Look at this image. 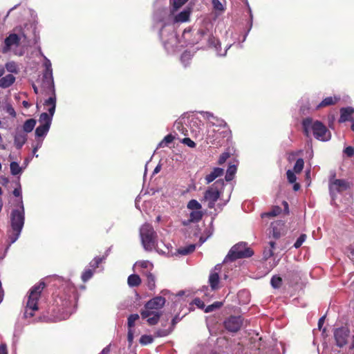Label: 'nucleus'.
<instances>
[{
  "label": "nucleus",
  "instance_id": "3c124183",
  "mask_svg": "<svg viewBox=\"0 0 354 354\" xmlns=\"http://www.w3.org/2000/svg\"><path fill=\"white\" fill-rule=\"evenodd\" d=\"M4 110L12 117L15 118L16 116V112L14 108L10 104H6L4 107Z\"/></svg>",
  "mask_w": 354,
  "mask_h": 354
},
{
  "label": "nucleus",
  "instance_id": "09e8293b",
  "mask_svg": "<svg viewBox=\"0 0 354 354\" xmlns=\"http://www.w3.org/2000/svg\"><path fill=\"white\" fill-rule=\"evenodd\" d=\"M306 239V234H301L297 239L296 242L294 244V247L295 248H299L303 244V243L305 241Z\"/></svg>",
  "mask_w": 354,
  "mask_h": 354
},
{
  "label": "nucleus",
  "instance_id": "c9c22d12",
  "mask_svg": "<svg viewBox=\"0 0 354 354\" xmlns=\"http://www.w3.org/2000/svg\"><path fill=\"white\" fill-rule=\"evenodd\" d=\"M139 317H140L138 314H132L128 317L127 325L129 329H133V327L135 326L136 322L139 319Z\"/></svg>",
  "mask_w": 354,
  "mask_h": 354
},
{
  "label": "nucleus",
  "instance_id": "58836bf2",
  "mask_svg": "<svg viewBox=\"0 0 354 354\" xmlns=\"http://www.w3.org/2000/svg\"><path fill=\"white\" fill-rule=\"evenodd\" d=\"M191 58L192 55L190 54V53L185 51L182 54L180 60L182 63L186 66L191 60Z\"/></svg>",
  "mask_w": 354,
  "mask_h": 354
},
{
  "label": "nucleus",
  "instance_id": "423d86ee",
  "mask_svg": "<svg viewBox=\"0 0 354 354\" xmlns=\"http://www.w3.org/2000/svg\"><path fill=\"white\" fill-rule=\"evenodd\" d=\"M197 37L194 41L189 42L191 44H194L198 43L200 41L203 39L207 40L208 41V44L209 46H214L217 51L218 55L224 56L226 55L227 49L231 46V45L228 46L227 48L224 50L223 53H220L219 48H221V44L219 42L216 41V39L211 37V34L209 32V30L207 28H201L199 29L196 35Z\"/></svg>",
  "mask_w": 354,
  "mask_h": 354
},
{
  "label": "nucleus",
  "instance_id": "f8f14e48",
  "mask_svg": "<svg viewBox=\"0 0 354 354\" xmlns=\"http://www.w3.org/2000/svg\"><path fill=\"white\" fill-rule=\"evenodd\" d=\"M160 37H161L164 46L168 52H173L176 50L178 46V39L174 32H171L168 39H165V30L162 29L160 32Z\"/></svg>",
  "mask_w": 354,
  "mask_h": 354
},
{
  "label": "nucleus",
  "instance_id": "5fc2aeb1",
  "mask_svg": "<svg viewBox=\"0 0 354 354\" xmlns=\"http://www.w3.org/2000/svg\"><path fill=\"white\" fill-rule=\"evenodd\" d=\"M348 257L354 261V242L351 243L349 247L348 248Z\"/></svg>",
  "mask_w": 354,
  "mask_h": 354
},
{
  "label": "nucleus",
  "instance_id": "338daca9",
  "mask_svg": "<svg viewBox=\"0 0 354 354\" xmlns=\"http://www.w3.org/2000/svg\"><path fill=\"white\" fill-rule=\"evenodd\" d=\"M324 319H325V316H323L322 317L319 319V322H318V328L319 329H321L323 324H324Z\"/></svg>",
  "mask_w": 354,
  "mask_h": 354
},
{
  "label": "nucleus",
  "instance_id": "20e7f679",
  "mask_svg": "<svg viewBox=\"0 0 354 354\" xmlns=\"http://www.w3.org/2000/svg\"><path fill=\"white\" fill-rule=\"evenodd\" d=\"M44 286L45 283L44 282H39L30 290L24 312V316L26 317H32L34 315L35 311L38 310L37 301Z\"/></svg>",
  "mask_w": 354,
  "mask_h": 354
},
{
  "label": "nucleus",
  "instance_id": "6ab92c4d",
  "mask_svg": "<svg viewBox=\"0 0 354 354\" xmlns=\"http://www.w3.org/2000/svg\"><path fill=\"white\" fill-rule=\"evenodd\" d=\"M284 223L282 221H276L271 223V231L270 232L272 237L279 239L283 232Z\"/></svg>",
  "mask_w": 354,
  "mask_h": 354
},
{
  "label": "nucleus",
  "instance_id": "2f4dec72",
  "mask_svg": "<svg viewBox=\"0 0 354 354\" xmlns=\"http://www.w3.org/2000/svg\"><path fill=\"white\" fill-rule=\"evenodd\" d=\"M10 172L13 176L19 175L22 173V168L16 162H12L10 165Z\"/></svg>",
  "mask_w": 354,
  "mask_h": 354
},
{
  "label": "nucleus",
  "instance_id": "774afa93",
  "mask_svg": "<svg viewBox=\"0 0 354 354\" xmlns=\"http://www.w3.org/2000/svg\"><path fill=\"white\" fill-rule=\"evenodd\" d=\"M0 354H8L6 345L0 346Z\"/></svg>",
  "mask_w": 354,
  "mask_h": 354
},
{
  "label": "nucleus",
  "instance_id": "37998d69",
  "mask_svg": "<svg viewBox=\"0 0 354 354\" xmlns=\"http://www.w3.org/2000/svg\"><path fill=\"white\" fill-rule=\"evenodd\" d=\"M6 68L10 73H17L18 69L17 64L14 62H8L6 64Z\"/></svg>",
  "mask_w": 354,
  "mask_h": 354
},
{
  "label": "nucleus",
  "instance_id": "e2e57ef3",
  "mask_svg": "<svg viewBox=\"0 0 354 354\" xmlns=\"http://www.w3.org/2000/svg\"><path fill=\"white\" fill-rule=\"evenodd\" d=\"M203 116L205 118L207 119L209 122H210V120H212L213 119H214V115L212 113H209V112H204L203 113Z\"/></svg>",
  "mask_w": 354,
  "mask_h": 354
},
{
  "label": "nucleus",
  "instance_id": "393cba45",
  "mask_svg": "<svg viewBox=\"0 0 354 354\" xmlns=\"http://www.w3.org/2000/svg\"><path fill=\"white\" fill-rule=\"evenodd\" d=\"M15 80V77L12 75H7L5 77L0 79V87L7 88L12 85Z\"/></svg>",
  "mask_w": 354,
  "mask_h": 354
},
{
  "label": "nucleus",
  "instance_id": "9d476101",
  "mask_svg": "<svg viewBox=\"0 0 354 354\" xmlns=\"http://www.w3.org/2000/svg\"><path fill=\"white\" fill-rule=\"evenodd\" d=\"M351 183L344 179H330L329 181V190L333 198L336 197L337 193L348 189Z\"/></svg>",
  "mask_w": 354,
  "mask_h": 354
},
{
  "label": "nucleus",
  "instance_id": "69168bd1",
  "mask_svg": "<svg viewBox=\"0 0 354 354\" xmlns=\"http://www.w3.org/2000/svg\"><path fill=\"white\" fill-rule=\"evenodd\" d=\"M42 140H43L42 139L41 140V139L38 138L35 145L33 147H35V150H38L41 147V145H42Z\"/></svg>",
  "mask_w": 354,
  "mask_h": 354
},
{
  "label": "nucleus",
  "instance_id": "603ef678",
  "mask_svg": "<svg viewBox=\"0 0 354 354\" xmlns=\"http://www.w3.org/2000/svg\"><path fill=\"white\" fill-rule=\"evenodd\" d=\"M101 261V258L95 257L90 262V267H91L93 269H95L96 268L98 267Z\"/></svg>",
  "mask_w": 354,
  "mask_h": 354
},
{
  "label": "nucleus",
  "instance_id": "c03bdc74",
  "mask_svg": "<svg viewBox=\"0 0 354 354\" xmlns=\"http://www.w3.org/2000/svg\"><path fill=\"white\" fill-rule=\"evenodd\" d=\"M93 274V272L91 269H86L82 274V279L83 281L86 282L88 279H90Z\"/></svg>",
  "mask_w": 354,
  "mask_h": 354
},
{
  "label": "nucleus",
  "instance_id": "cd10ccee",
  "mask_svg": "<svg viewBox=\"0 0 354 354\" xmlns=\"http://www.w3.org/2000/svg\"><path fill=\"white\" fill-rule=\"evenodd\" d=\"M35 124H36V120L35 119L27 120L23 125L24 131L25 133L31 132L33 130Z\"/></svg>",
  "mask_w": 354,
  "mask_h": 354
},
{
  "label": "nucleus",
  "instance_id": "ea45409f",
  "mask_svg": "<svg viewBox=\"0 0 354 354\" xmlns=\"http://www.w3.org/2000/svg\"><path fill=\"white\" fill-rule=\"evenodd\" d=\"M304 162L303 159L299 158L296 161L295 165L294 166V171L295 173H300L304 168Z\"/></svg>",
  "mask_w": 354,
  "mask_h": 354
},
{
  "label": "nucleus",
  "instance_id": "49530a36",
  "mask_svg": "<svg viewBox=\"0 0 354 354\" xmlns=\"http://www.w3.org/2000/svg\"><path fill=\"white\" fill-rule=\"evenodd\" d=\"M147 284L149 289H153L155 287V277L150 272L147 274Z\"/></svg>",
  "mask_w": 354,
  "mask_h": 354
},
{
  "label": "nucleus",
  "instance_id": "0eeeda50",
  "mask_svg": "<svg viewBox=\"0 0 354 354\" xmlns=\"http://www.w3.org/2000/svg\"><path fill=\"white\" fill-rule=\"evenodd\" d=\"M253 254L252 251L247 247L245 243H239L234 245L230 250L225 261H231L236 259L250 257Z\"/></svg>",
  "mask_w": 354,
  "mask_h": 354
},
{
  "label": "nucleus",
  "instance_id": "a19ab883",
  "mask_svg": "<svg viewBox=\"0 0 354 354\" xmlns=\"http://www.w3.org/2000/svg\"><path fill=\"white\" fill-rule=\"evenodd\" d=\"M135 266H140L141 268H147V269H149V270H151L153 268V264L149 261H138L136 263Z\"/></svg>",
  "mask_w": 354,
  "mask_h": 354
},
{
  "label": "nucleus",
  "instance_id": "39448f33",
  "mask_svg": "<svg viewBox=\"0 0 354 354\" xmlns=\"http://www.w3.org/2000/svg\"><path fill=\"white\" fill-rule=\"evenodd\" d=\"M140 236L143 248L147 251H151L156 245L157 235L153 227L145 223L140 229Z\"/></svg>",
  "mask_w": 354,
  "mask_h": 354
},
{
  "label": "nucleus",
  "instance_id": "680f3d73",
  "mask_svg": "<svg viewBox=\"0 0 354 354\" xmlns=\"http://www.w3.org/2000/svg\"><path fill=\"white\" fill-rule=\"evenodd\" d=\"M13 195L17 197L21 196V185L19 182H18V187L15 188L13 190Z\"/></svg>",
  "mask_w": 354,
  "mask_h": 354
},
{
  "label": "nucleus",
  "instance_id": "aec40b11",
  "mask_svg": "<svg viewBox=\"0 0 354 354\" xmlns=\"http://www.w3.org/2000/svg\"><path fill=\"white\" fill-rule=\"evenodd\" d=\"M354 113V109L352 107L342 108L340 110L339 122H344L346 121H352V114Z\"/></svg>",
  "mask_w": 354,
  "mask_h": 354
},
{
  "label": "nucleus",
  "instance_id": "f257e3e1",
  "mask_svg": "<svg viewBox=\"0 0 354 354\" xmlns=\"http://www.w3.org/2000/svg\"><path fill=\"white\" fill-rule=\"evenodd\" d=\"M44 104L47 108L49 113H42L39 116V122L40 124L35 130V136L39 139L40 138H44L49 131L55 111V98L54 97H49L44 102Z\"/></svg>",
  "mask_w": 354,
  "mask_h": 354
},
{
  "label": "nucleus",
  "instance_id": "473e14b6",
  "mask_svg": "<svg viewBox=\"0 0 354 354\" xmlns=\"http://www.w3.org/2000/svg\"><path fill=\"white\" fill-rule=\"evenodd\" d=\"M236 171V167L234 165H231L229 166L227 169V172L225 174V180L227 181H230L233 179L234 176Z\"/></svg>",
  "mask_w": 354,
  "mask_h": 354
},
{
  "label": "nucleus",
  "instance_id": "a18cd8bd",
  "mask_svg": "<svg viewBox=\"0 0 354 354\" xmlns=\"http://www.w3.org/2000/svg\"><path fill=\"white\" fill-rule=\"evenodd\" d=\"M153 337L151 335H144L140 339V343L142 345H147L152 343Z\"/></svg>",
  "mask_w": 354,
  "mask_h": 354
},
{
  "label": "nucleus",
  "instance_id": "de8ad7c7",
  "mask_svg": "<svg viewBox=\"0 0 354 354\" xmlns=\"http://www.w3.org/2000/svg\"><path fill=\"white\" fill-rule=\"evenodd\" d=\"M188 0H173V10H176L185 4Z\"/></svg>",
  "mask_w": 354,
  "mask_h": 354
},
{
  "label": "nucleus",
  "instance_id": "4468645a",
  "mask_svg": "<svg viewBox=\"0 0 354 354\" xmlns=\"http://www.w3.org/2000/svg\"><path fill=\"white\" fill-rule=\"evenodd\" d=\"M224 324L229 331L236 332L243 325V319L240 316H232L225 322Z\"/></svg>",
  "mask_w": 354,
  "mask_h": 354
},
{
  "label": "nucleus",
  "instance_id": "0e129e2a",
  "mask_svg": "<svg viewBox=\"0 0 354 354\" xmlns=\"http://www.w3.org/2000/svg\"><path fill=\"white\" fill-rule=\"evenodd\" d=\"M178 253L179 254H181V255H187V254H188V250H187V246L184 247V248H179L178 250Z\"/></svg>",
  "mask_w": 354,
  "mask_h": 354
},
{
  "label": "nucleus",
  "instance_id": "b1692460",
  "mask_svg": "<svg viewBox=\"0 0 354 354\" xmlns=\"http://www.w3.org/2000/svg\"><path fill=\"white\" fill-rule=\"evenodd\" d=\"M190 16L189 10H184L175 16L174 21L176 23H183L189 20Z\"/></svg>",
  "mask_w": 354,
  "mask_h": 354
},
{
  "label": "nucleus",
  "instance_id": "864d4df0",
  "mask_svg": "<svg viewBox=\"0 0 354 354\" xmlns=\"http://www.w3.org/2000/svg\"><path fill=\"white\" fill-rule=\"evenodd\" d=\"M182 143L187 145L191 148H194L196 146V143L189 138H183L182 140Z\"/></svg>",
  "mask_w": 354,
  "mask_h": 354
},
{
  "label": "nucleus",
  "instance_id": "f704fd0d",
  "mask_svg": "<svg viewBox=\"0 0 354 354\" xmlns=\"http://www.w3.org/2000/svg\"><path fill=\"white\" fill-rule=\"evenodd\" d=\"M187 208L191 211L201 210L202 206L196 200L192 199L188 203Z\"/></svg>",
  "mask_w": 354,
  "mask_h": 354
},
{
  "label": "nucleus",
  "instance_id": "4c0bfd02",
  "mask_svg": "<svg viewBox=\"0 0 354 354\" xmlns=\"http://www.w3.org/2000/svg\"><path fill=\"white\" fill-rule=\"evenodd\" d=\"M21 230H12L9 234L10 245L14 243L19 237Z\"/></svg>",
  "mask_w": 354,
  "mask_h": 354
},
{
  "label": "nucleus",
  "instance_id": "4be33fe9",
  "mask_svg": "<svg viewBox=\"0 0 354 354\" xmlns=\"http://www.w3.org/2000/svg\"><path fill=\"white\" fill-rule=\"evenodd\" d=\"M27 140V136L21 131H17L14 137L15 145L17 149H21Z\"/></svg>",
  "mask_w": 354,
  "mask_h": 354
},
{
  "label": "nucleus",
  "instance_id": "c85d7f7f",
  "mask_svg": "<svg viewBox=\"0 0 354 354\" xmlns=\"http://www.w3.org/2000/svg\"><path fill=\"white\" fill-rule=\"evenodd\" d=\"M281 212V208L279 206H274L270 212L261 214V217H274L279 215Z\"/></svg>",
  "mask_w": 354,
  "mask_h": 354
},
{
  "label": "nucleus",
  "instance_id": "13d9d810",
  "mask_svg": "<svg viewBox=\"0 0 354 354\" xmlns=\"http://www.w3.org/2000/svg\"><path fill=\"white\" fill-rule=\"evenodd\" d=\"M193 303L199 308L203 309L205 308L204 302L199 298H196Z\"/></svg>",
  "mask_w": 354,
  "mask_h": 354
},
{
  "label": "nucleus",
  "instance_id": "1a4fd4ad",
  "mask_svg": "<svg viewBox=\"0 0 354 354\" xmlns=\"http://www.w3.org/2000/svg\"><path fill=\"white\" fill-rule=\"evenodd\" d=\"M12 230H22L24 224V207L22 198L19 201V209H14L10 215Z\"/></svg>",
  "mask_w": 354,
  "mask_h": 354
},
{
  "label": "nucleus",
  "instance_id": "7c9ffc66",
  "mask_svg": "<svg viewBox=\"0 0 354 354\" xmlns=\"http://www.w3.org/2000/svg\"><path fill=\"white\" fill-rule=\"evenodd\" d=\"M141 279L137 274H131L128 277V284L129 286L134 287L140 285Z\"/></svg>",
  "mask_w": 354,
  "mask_h": 354
},
{
  "label": "nucleus",
  "instance_id": "a211bd4d",
  "mask_svg": "<svg viewBox=\"0 0 354 354\" xmlns=\"http://www.w3.org/2000/svg\"><path fill=\"white\" fill-rule=\"evenodd\" d=\"M21 38L17 34H10L5 39V47L3 48V53H6L13 46H18Z\"/></svg>",
  "mask_w": 354,
  "mask_h": 354
},
{
  "label": "nucleus",
  "instance_id": "dca6fc26",
  "mask_svg": "<svg viewBox=\"0 0 354 354\" xmlns=\"http://www.w3.org/2000/svg\"><path fill=\"white\" fill-rule=\"evenodd\" d=\"M221 269V266L217 264L214 269L211 272L209 277V283L211 286L212 290H215L218 288L219 276L218 272Z\"/></svg>",
  "mask_w": 354,
  "mask_h": 354
},
{
  "label": "nucleus",
  "instance_id": "e433bc0d",
  "mask_svg": "<svg viewBox=\"0 0 354 354\" xmlns=\"http://www.w3.org/2000/svg\"><path fill=\"white\" fill-rule=\"evenodd\" d=\"M174 139L171 134H168L164 139L158 144V147H164L170 144Z\"/></svg>",
  "mask_w": 354,
  "mask_h": 354
},
{
  "label": "nucleus",
  "instance_id": "f3484780",
  "mask_svg": "<svg viewBox=\"0 0 354 354\" xmlns=\"http://www.w3.org/2000/svg\"><path fill=\"white\" fill-rule=\"evenodd\" d=\"M212 128L218 129V131L220 130H225L229 131L227 123L223 120L216 117H214V119L210 120V122L208 123L207 129Z\"/></svg>",
  "mask_w": 354,
  "mask_h": 354
},
{
  "label": "nucleus",
  "instance_id": "bf43d9fd",
  "mask_svg": "<svg viewBox=\"0 0 354 354\" xmlns=\"http://www.w3.org/2000/svg\"><path fill=\"white\" fill-rule=\"evenodd\" d=\"M171 330H172V329L158 330V331H157L156 334H157V336H158V337H165V336L168 335L171 332Z\"/></svg>",
  "mask_w": 354,
  "mask_h": 354
},
{
  "label": "nucleus",
  "instance_id": "72a5a7b5",
  "mask_svg": "<svg viewBox=\"0 0 354 354\" xmlns=\"http://www.w3.org/2000/svg\"><path fill=\"white\" fill-rule=\"evenodd\" d=\"M212 3L215 11L221 13L225 10V7L220 0H212Z\"/></svg>",
  "mask_w": 354,
  "mask_h": 354
},
{
  "label": "nucleus",
  "instance_id": "5701e85b",
  "mask_svg": "<svg viewBox=\"0 0 354 354\" xmlns=\"http://www.w3.org/2000/svg\"><path fill=\"white\" fill-rule=\"evenodd\" d=\"M224 171L219 167H215L213 170L205 176V181L207 184H209L214 181L216 178L223 175Z\"/></svg>",
  "mask_w": 354,
  "mask_h": 354
},
{
  "label": "nucleus",
  "instance_id": "a878e982",
  "mask_svg": "<svg viewBox=\"0 0 354 354\" xmlns=\"http://www.w3.org/2000/svg\"><path fill=\"white\" fill-rule=\"evenodd\" d=\"M339 100V97H327L319 104V105L317 106V109L335 104Z\"/></svg>",
  "mask_w": 354,
  "mask_h": 354
},
{
  "label": "nucleus",
  "instance_id": "9b49d317",
  "mask_svg": "<svg viewBox=\"0 0 354 354\" xmlns=\"http://www.w3.org/2000/svg\"><path fill=\"white\" fill-rule=\"evenodd\" d=\"M228 134V131L220 130L218 131V129L215 128L207 129L206 140L207 142L218 145H221V139L227 136Z\"/></svg>",
  "mask_w": 354,
  "mask_h": 354
},
{
  "label": "nucleus",
  "instance_id": "7ed1b4c3",
  "mask_svg": "<svg viewBox=\"0 0 354 354\" xmlns=\"http://www.w3.org/2000/svg\"><path fill=\"white\" fill-rule=\"evenodd\" d=\"M165 304V299L162 297H156L149 301L145 306V309L141 312L143 319H147L149 325L156 324L160 319L161 309Z\"/></svg>",
  "mask_w": 354,
  "mask_h": 354
},
{
  "label": "nucleus",
  "instance_id": "c756f323",
  "mask_svg": "<svg viewBox=\"0 0 354 354\" xmlns=\"http://www.w3.org/2000/svg\"><path fill=\"white\" fill-rule=\"evenodd\" d=\"M39 53L44 59L43 65L45 67V71H44V73L53 74L52 64L50 59H48L41 50H39Z\"/></svg>",
  "mask_w": 354,
  "mask_h": 354
},
{
  "label": "nucleus",
  "instance_id": "6e6d98bb",
  "mask_svg": "<svg viewBox=\"0 0 354 354\" xmlns=\"http://www.w3.org/2000/svg\"><path fill=\"white\" fill-rule=\"evenodd\" d=\"M229 157H230V154L228 153H222L219 157V159L218 161V164L219 165L223 164Z\"/></svg>",
  "mask_w": 354,
  "mask_h": 354
},
{
  "label": "nucleus",
  "instance_id": "ddd939ff",
  "mask_svg": "<svg viewBox=\"0 0 354 354\" xmlns=\"http://www.w3.org/2000/svg\"><path fill=\"white\" fill-rule=\"evenodd\" d=\"M349 335V330L344 327L336 328L334 330V338L336 345L340 348L347 344V339Z\"/></svg>",
  "mask_w": 354,
  "mask_h": 354
},
{
  "label": "nucleus",
  "instance_id": "f03ea898",
  "mask_svg": "<svg viewBox=\"0 0 354 354\" xmlns=\"http://www.w3.org/2000/svg\"><path fill=\"white\" fill-rule=\"evenodd\" d=\"M302 126L307 136L312 133L317 140L322 142L328 141L331 138L330 131L320 121L306 118L303 120Z\"/></svg>",
  "mask_w": 354,
  "mask_h": 354
},
{
  "label": "nucleus",
  "instance_id": "052dcab7",
  "mask_svg": "<svg viewBox=\"0 0 354 354\" xmlns=\"http://www.w3.org/2000/svg\"><path fill=\"white\" fill-rule=\"evenodd\" d=\"M133 337H134V331H133V330L131 329V328L128 329L127 338H128V342H129V344H131L133 342Z\"/></svg>",
  "mask_w": 354,
  "mask_h": 354
},
{
  "label": "nucleus",
  "instance_id": "4d7b16f0",
  "mask_svg": "<svg viewBox=\"0 0 354 354\" xmlns=\"http://www.w3.org/2000/svg\"><path fill=\"white\" fill-rule=\"evenodd\" d=\"M344 153L348 156V157H352L354 156V148L353 147H347L344 150Z\"/></svg>",
  "mask_w": 354,
  "mask_h": 354
},
{
  "label": "nucleus",
  "instance_id": "79ce46f5",
  "mask_svg": "<svg viewBox=\"0 0 354 354\" xmlns=\"http://www.w3.org/2000/svg\"><path fill=\"white\" fill-rule=\"evenodd\" d=\"M281 278L277 276H274L270 281L271 285L274 288H279L281 285Z\"/></svg>",
  "mask_w": 354,
  "mask_h": 354
},
{
  "label": "nucleus",
  "instance_id": "bb28decb",
  "mask_svg": "<svg viewBox=\"0 0 354 354\" xmlns=\"http://www.w3.org/2000/svg\"><path fill=\"white\" fill-rule=\"evenodd\" d=\"M275 248V242L274 241H270L269 242V247L265 248L263 250V259H268L270 257H271L273 255V250Z\"/></svg>",
  "mask_w": 354,
  "mask_h": 354
},
{
  "label": "nucleus",
  "instance_id": "2eb2a0df",
  "mask_svg": "<svg viewBox=\"0 0 354 354\" xmlns=\"http://www.w3.org/2000/svg\"><path fill=\"white\" fill-rule=\"evenodd\" d=\"M41 86L43 88L49 91L51 93L50 97H54L56 99L53 74L43 73Z\"/></svg>",
  "mask_w": 354,
  "mask_h": 354
},
{
  "label": "nucleus",
  "instance_id": "6e6552de",
  "mask_svg": "<svg viewBox=\"0 0 354 354\" xmlns=\"http://www.w3.org/2000/svg\"><path fill=\"white\" fill-rule=\"evenodd\" d=\"M224 182L223 180H216L211 187L205 192L204 198L208 202V207L213 208L215 202L220 196V189L223 188Z\"/></svg>",
  "mask_w": 354,
  "mask_h": 354
},
{
  "label": "nucleus",
  "instance_id": "8fccbe9b",
  "mask_svg": "<svg viewBox=\"0 0 354 354\" xmlns=\"http://www.w3.org/2000/svg\"><path fill=\"white\" fill-rule=\"evenodd\" d=\"M286 174L288 180L290 183H294L296 181L297 177L293 171H292L291 170H288Z\"/></svg>",
  "mask_w": 354,
  "mask_h": 354
},
{
  "label": "nucleus",
  "instance_id": "412c9836",
  "mask_svg": "<svg viewBox=\"0 0 354 354\" xmlns=\"http://www.w3.org/2000/svg\"><path fill=\"white\" fill-rule=\"evenodd\" d=\"M203 217V212L201 210L191 211L189 214V218L183 221V225H188L191 223H196L199 221Z\"/></svg>",
  "mask_w": 354,
  "mask_h": 354
}]
</instances>
